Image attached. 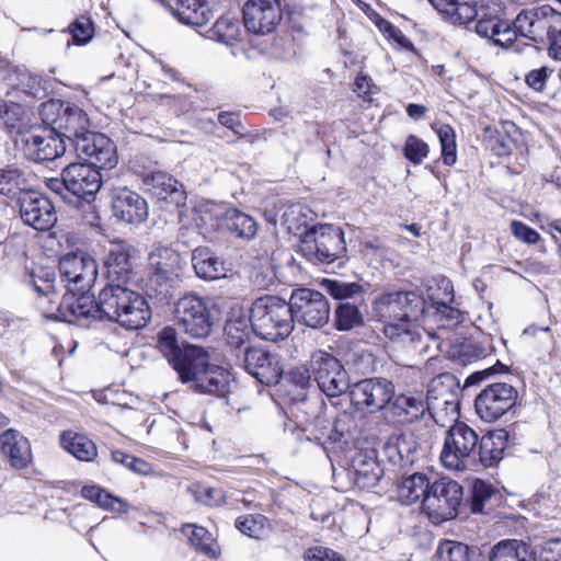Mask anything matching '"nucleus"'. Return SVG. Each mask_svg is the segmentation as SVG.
<instances>
[{
  "label": "nucleus",
  "mask_w": 561,
  "mask_h": 561,
  "mask_svg": "<svg viewBox=\"0 0 561 561\" xmlns=\"http://www.w3.org/2000/svg\"><path fill=\"white\" fill-rule=\"evenodd\" d=\"M100 309L103 319L117 322L127 330L141 329L151 318L147 300L118 284H110L100 291Z\"/></svg>",
  "instance_id": "nucleus-1"
},
{
  "label": "nucleus",
  "mask_w": 561,
  "mask_h": 561,
  "mask_svg": "<svg viewBox=\"0 0 561 561\" xmlns=\"http://www.w3.org/2000/svg\"><path fill=\"white\" fill-rule=\"evenodd\" d=\"M179 367V378L183 382H192L196 391L219 397H225L229 392V370L211 364L208 352L202 346L187 348Z\"/></svg>",
  "instance_id": "nucleus-2"
},
{
  "label": "nucleus",
  "mask_w": 561,
  "mask_h": 561,
  "mask_svg": "<svg viewBox=\"0 0 561 561\" xmlns=\"http://www.w3.org/2000/svg\"><path fill=\"white\" fill-rule=\"evenodd\" d=\"M252 331L262 340H285L294 330L289 302L278 296H262L255 299L250 310Z\"/></svg>",
  "instance_id": "nucleus-3"
},
{
  "label": "nucleus",
  "mask_w": 561,
  "mask_h": 561,
  "mask_svg": "<svg viewBox=\"0 0 561 561\" xmlns=\"http://www.w3.org/2000/svg\"><path fill=\"white\" fill-rule=\"evenodd\" d=\"M46 186L66 203L78 204L94 197L102 186V175L92 164L71 163L60 178L48 179Z\"/></svg>",
  "instance_id": "nucleus-4"
},
{
  "label": "nucleus",
  "mask_w": 561,
  "mask_h": 561,
  "mask_svg": "<svg viewBox=\"0 0 561 561\" xmlns=\"http://www.w3.org/2000/svg\"><path fill=\"white\" fill-rule=\"evenodd\" d=\"M425 312L426 301L414 290L382 294L373 304L374 319L380 322L382 328L419 321Z\"/></svg>",
  "instance_id": "nucleus-5"
},
{
  "label": "nucleus",
  "mask_w": 561,
  "mask_h": 561,
  "mask_svg": "<svg viewBox=\"0 0 561 561\" xmlns=\"http://www.w3.org/2000/svg\"><path fill=\"white\" fill-rule=\"evenodd\" d=\"M479 435L463 422H456L445 433L439 455L442 466L451 471H465L477 461Z\"/></svg>",
  "instance_id": "nucleus-6"
},
{
  "label": "nucleus",
  "mask_w": 561,
  "mask_h": 561,
  "mask_svg": "<svg viewBox=\"0 0 561 561\" xmlns=\"http://www.w3.org/2000/svg\"><path fill=\"white\" fill-rule=\"evenodd\" d=\"M381 331L389 340L391 353L398 360L422 357L433 345L439 348L436 335L420 327L417 321L382 328Z\"/></svg>",
  "instance_id": "nucleus-7"
},
{
  "label": "nucleus",
  "mask_w": 561,
  "mask_h": 561,
  "mask_svg": "<svg viewBox=\"0 0 561 561\" xmlns=\"http://www.w3.org/2000/svg\"><path fill=\"white\" fill-rule=\"evenodd\" d=\"M42 115L44 122L71 146L91 130V122L85 111L70 102L51 100L43 104Z\"/></svg>",
  "instance_id": "nucleus-8"
},
{
  "label": "nucleus",
  "mask_w": 561,
  "mask_h": 561,
  "mask_svg": "<svg viewBox=\"0 0 561 561\" xmlns=\"http://www.w3.org/2000/svg\"><path fill=\"white\" fill-rule=\"evenodd\" d=\"M462 500V486L448 477H442L433 481L422 502V512L433 524L439 525L457 516Z\"/></svg>",
  "instance_id": "nucleus-9"
},
{
  "label": "nucleus",
  "mask_w": 561,
  "mask_h": 561,
  "mask_svg": "<svg viewBox=\"0 0 561 561\" xmlns=\"http://www.w3.org/2000/svg\"><path fill=\"white\" fill-rule=\"evenodd\" d=\"M173 313L175 324L184 334L193 339H205L210 334L214 317L204 298L185 295L175 302Z\"/></svg>",
  "instance_id": "nucleus-10"
},
{
  "label": "nucleus",
  "mask_w": 561,
  "mask_h": 561,
  "mask_svg": "<svg viewBox=\"0 0 561 561\" xmlns=\"http://www.w3.org/2000/svg\"><path fill=\"white\" fill-rule=\"evenodd\" d=\"M301 250L321 263H332L346 251L344 233L333 225L312 226L304 233Z\"/></svg>",
  "instance_id": "nucleus-11"
},
{
  "label": "nucleus",
  "mask_w": 561,
  "mask_h": 561,
  "mask_svg": "<svg viewBox=\"0 0 561 561\" xmlns=\"http://www.w3.org/2000/svg\"><path fill=\"white\" fill-rule=\"evenodd\" d=\"M516 36L535 43H546L556 32H561V13L550 5L522 11L513 23Z\"/></svg>",
  "instance_id": "nucleus-12"
},
{
  "label": "nucleus",
  "mask_w": 561,
  "mask_h": 561,
  "mask_svg": "<svg viewBox=\"0 0 561 561\" xmlns=\"http://www.w3.org/2000/svg\"><path fill=\"white\" fill-rule=\"evenodd\" d=\"M310 367L318 387L328 397H339L352 388L344 366L332 354L324 351L314 352Z\"/></svg>",
  "instance_id": "nucleus-13"
},
{
  "label": "nucleus",
  "mask_w": 561,
  "mask_h": 561,
  "mask_svg": "<svg viewBox=\"0 0 561 561\" xmlns=\"http://www.w3.org/2000/svg\"><path fill=\"white\" fill-rule=\"evenodd\" d=\"M453 381V377L445 374L428 383L425 407L440 426H445L446 422H458L459 401L451 390Z\"/></svg>",
  "instance_id": "nucleus-14"
},
{
  "label": "nucleus",
  "mask_w": 561,
  "mask_h": 561,
  "mask_svg": "<svg viewBox=\"0 0 561 561\" xmlns=\"http://www.w3.org/2000/svg\"><path fill=\"white\" fill-rule=\"evenodd\" d=\"M16 142L24 156L34 162L53 161L67 149L64 137H60L53 127H38L21 134Z\"/></svg>",
  "instance_id": "nucleus-15"
},
{
  "label": "nucleus",
  "mask_w": 561,
  "mask_h": 561,
  "mask_svg": "<svg viewBox=\"0 0 561 561\" xmlns=\"http://www.w3.org/2000/svg\"><path fill=\"white\" fill-rule=\"evenodd\" d=\"M293 320L312 329L324 327L330 319L328 299L319 291L299 288L293 291L289 300Z\"/></svg>",
  "instance_id": "nucleus-16"
},
{
  "label": "nucleus",
  "mask_w": 561,
  "mask_h": 561,
  "mask_svg": "<svg viewBox=\"0 0 561 561\" xmlns=\"http://www.w3.org/2000/svg\"><path fill=\"white\" fill-rule=\"evenodd\" d=\"M148 261L150 287L156 294L167 296L182 271L180 253L169 247H158L150 252Z\"/></svg>",
  "instance_id": "nucleus-17"
},
{
  "label": "nucleus",
  "mask_w": 561,
  "mask_h": 561,
  "mask_svg": "<svg viewBox=\"0 0 561 561\" xmlns=\"http://www.w3.org/2000/svg\"><path fill=\"white\" fill-rule=\"evenodd\" d=\"M517 396V390L510 383H491L477 396L476 412L482 421L495 422L515 405Z\"/></svg>",
  "instance_id": "nucleus-18"
},
{
  "label": "nucleus",
  "mask_w": 561,
  "mask_h": 561,
  "mask_svg": "<svg viewBox=\"0 0 561 561\" xmlns=\"http://www.w3.org/2000/svg\"><path fill=\"white\" fill-rule=\"evenodd\" d=\"M238 364L261 383L276 385L284 373V364L279 354L263 347H247Z\"/></svg>",
  "instance_id": "nucleus-19"
},
{
  "label": "nucleus",
  "mask_w": 561,
  "mask_h": 561,
  "mask_svg": "<svg viewBox=\"0 0 561 561\" xmlns=\"http://www.w3.org/2000/svg\"><path fill=\"white\" fill-rule=\"evenodd\" d=\"M393 396L394 387L385 378H367L354 383L350 389L352 403L369 413L385 411Z\"/></svg>",
  "instance_id": "nucleus-20"
},
{
  "label": "nucleus",
  "mask_w": 561,
  "mask_h": 561,
  "mask_svg": "<svg viewBox=\"0 0 561 561\" xmlns=\"http://www.w3.org/2000/svg\"><path fill=\"white\" fill-rule=\"evenodd\" d=\"M16 203L23 222L35 230L46 231L57 221L55 207L44 195L35 191H21Z\"/></svg>",
  "instance_id": "nucleus-21"
},
{
  "label": "nucleus",
  "mask_w": 561,
  "mask_h": 561,
  "mask_svg": "<svg viewBox=\"0 0 561 561\" xmlns=\"http://www.w3.org/2000/svg\"><path fill=\"white\" fill-rule=\"evenodd\" d=\"M59 273L70 291H84L94 284L98 265L89 254L68 253L59 261Z\"/></svg>",
  "instance_id": "nucleus-22"
},
{
  "label": "nucleus",
  "mask_w": 561,
  "mask_h": 561,
  "mask_svg": "<svg viewBox=\"0 0 561 561\" xmlns=\"http://www.w3.org/2000/svg\"><path fill=\"white\" fill-rule=\"evenodd\" d=\"M77 156L84 163L92 164L98 170L112 169L117 163L116 147L103 134L89 131L72 146Z\"/></svg>",
  "instance_id": "nucleus-23"
},
{
  "label": "nucleus",
  "mask_w": 561,
  "mask_h": 561,
  "mask_svg": "<svg viewBox=\"0 0 561 561\" xmlns=\"http://www.w3.org/2000/svg\"><path fill=\"white\" fill-rule=\"evenodd\" d=\"M280 19L278 0H248L243 5L244 26L252 33H270Z\"/></svg>",
  "instance_id": "nucleus-24"
},
{
  "label": "nucleus",
  "mask_w": 561,
  "mask_h": 561,
  "mask_svg": "<svg viewBox=\"0 0 561 561\" xmlns=\"http://www.w3.org/2000/svg\"><path fill=\"white\" fill-rule=\"evenodd\" d=\"M222 206L213 203L201 202L192 206H185L179 213L180 231H193L202 234L204 229L220 226Z\"/></svg>",
  "instance_id": "nucleus-25"
},
{
  "label": "nucleus",
  "mask_w": 561,
  "mask_h": 561,
  "mask_svg": "<svg viewBox=\"0 0 561 561\" xmlns=\"http://www.w3.org/2000/svg\"><path fill=\"white\" fill-rule=\"evenodd\" d=\"M114 216L126 224H141L148 218V205L145 198L127 187H118L112 193Z\"/></svg>",
  "instance_id": "nucleus-26"
},
{
  "label": "nucleus",
  "mask_w": 561,
  "mask_h": 561,
  "mask_svg": "<svg viewBox=\"0 0 561 561\" xmlns=\"http://www.w3.org/2000/svg\"><path fill=\"white\" fill-rule=\"evenodd\" d=\"M60 314L66 322L89 325L90 320H102L100 309V297L82 294L79 297L69 296L64 298L59 307Z\"/></svg>",
  "instance_id": "nucleus-27"
},
{
  "label": "nucleus",
  "mask_w": 561,
  "mask_h": 561,
  "mask_svg": "<svg viewBox=\"0 0 561 561\" xmlns=\"http://www.w3.org/2000/svg\"><path fill=\"white\" fill-rule=\"evenodd\" d=\"M147 192L159 201H165L180 206L186 199L183 185L176 179L163 171L147 173L142 179Z\"/></svg>",
  "instance_id": "nucleus-28"
},
{
  "label": "nucleus",
  "mask_w": 561,
  "mask_h": 561,
  "mask_svg": "<svg viewBox=\"0 0 561 561\" xmlns=\"http://www.w3.org/2000/svg\"><path fill=\"white\" fill-rule=\"evenodd\" d=\"M426 411L425 402L412 396L400 394L389 401L383 411L387 422L393 424H408L419 420Z\"/></svg>",
  "instance_id": "nucleus-29"
},
{
  "label": "nucleus",
  "mask_w": 561,
  "mask_h": 561,
  "mask_svg": "<svg viewBox=\"0 0 561 561\" xmlns=\"http://www.w3.org/2000/svg\"><path fill=\"white\" fill-rule=\"evenodd\" d=\"M382 473V468L376 458L368 454L358 453L351 460L348 476L358 489L376 486Z\"/></svg>",
  "instance_id": "nucleus-30"
},
{
  "label": "nucleus",
  "mask_w": 561,
  "mask_h": 561,
  "mask_svg": "<svg viewBox=\"0 0 561 561\" xmlns=\"http://www.w3.org/2000/svg\"><path fill=\"white\" fill-rule=\"evenodd\" d=\"M476 32L479 36L491 41L493 44L507 47L516 39V31L506 21L497 15L483 13L476 23Z\"/></svg>",
  "instance_id": "nucleus-31"
},
{
  "label": "nucleus",
  "mask_w": 561,
  "mask_h": 561,
  "mask_svg": "<svg viewBox=\"0 0 561 561\" xmlns=\"http://www.w3.org/2000/svg\"><path fill=\"white\" fill-rule=\"evenodd\" d=\"M2 455L15 468H24L31 461V445L16 430L10 428L0 434Z\"/></svg>",
  "instance_id": "nucleus-32"
},
{
  "label": "nucleus",
  "mask_w": 561,
  "mask_h": 561,
  "mask_svg": "<svg viewBox=\"0 0 561 561\" xmlns=\"http://www.w3.org/2000/svg\"><path fill=\"white\" fill-rule=\"evenodd\" d=\"M508 433L505 430L491 431L479 438L477 460L484 467L496 465L507 447Z\"/></svg>",
  "instance_id": "nucleus-33"
},
{
  "label": "nucleus",
  "mask_w": 561,
  "mask_h": 561,
  "mask_svg": "<svg viewBox=\"0 0 561 561\" xmlns=\"http://www.w3.org/2000/svg\"><path fill=\"white\" fill-rule=\"evenodd\" d=\"M432 483L430 478L422 472L402 477L397 483V499L404 505H412L421 501L431 491Z\"/></svg>",
  "instance_id": "nucleus-34"
},
{
  "label": "nucleus",
  "mask_w": 561,
  "mask_h": 561,
  "mask_svg": "<svg viewBox=\"0 0 561 561\" xmlns=\"http://www.w3.org/2000/svg\"><path fill=\"white\" fill-rule=\"evenodd\" d=\"M172 13L182 24L193 27L203 26L213 18L206 0H178Z\"/></svg>",
  "instance_id": "nucleus-35"
},
{
  "label": "nucleus",
  "mask_w": 561,
  "mask_h": 561,
  "mask_svg": "<svg viewBox=\"0 0 561 561\" xmlns=\"http://www.w3.org/2000/svg\"><path fill=\"white\" fill-rule=\"evenodd\" d=\"M430 2L453 24H466L479 16L472 0H430Z\"/></svg>",
  "instance_id": "nucleus-36"
},
{
  "label": "nucleus",
  "mask_w": 561,
  "mask_h": 561,
  "mask_svg": "<svg viewBox=\"0 0 561 561\" xmlns=\"http://www.w3.org/2000/svg\"><path fill=\"white\" fill-rule=\"evenodd\" d=\"M489 561H536V551L524 541L506 539L491 549Z\"/></svg>",
  "instance_id": "nucleus-37"
},
{
  "label": "nucleus",
  "mask_w": 561,
  "mask_h": 561,
  "mask_svg": "<svg viewBox=\"0 0 561 561\" xmlns=\"http://www.w3.org/2000/svg\"><path fill=\"white\" fill-rule=\"evenodd\" d=\"M61 447L80 461H93L98 457V447L88 436L73 431H65L59 437Z\"/></svg>",
  "instance_id": "nucleus-38"
},
{
  "label": "nucleus",
  "mask_w": 561,
  "mask_h": 561,
  "mask_svg": "<svg viewBox=\"0 0 561 561\" xmlns=\"http://www.w3.org/2000/svg\"><path fill=\"white\" fill-rule=\"evenodd\" d=\"M192 263L199 278L213 280L225 276L224 263L206 248H197L192 252Z\"/></svg>",
  "instance_id": "nucleus-39"
},
{
  "label": "nucleus",
  "mask_w": 561,
  "mask_h": 561,
  "mask_svg": "<svg viewBox=\"0 0 561 561\" xmlns=\"http://www.w3.org/2000/svg\"><path fill=\"white\" fill-rule=\"evenodd\" d=\"M107 277L112 282L125 280L130 272L129 255L126 247L118 242L113 243L104 260Z\"/></svg>",
  "instance_id": "nucleus-40"
},
{
  "label": "nucleus",
  "mask_w": 561,
  "mask_h": 561,
  "mask_svg": "<svg viewBox=\"0 0 561 561\" xmlns=\"http://www.w3.org/2000/svg\"><path fill=\"white\" fill-rule=\"evenodd\" d=\"M220 220H222V226L237 237L251 239L256 233L257 226L255 220L237 208L222 207Z\"/></svg>",
  "instance_id": "nucleus-41"
},
{
  "label": "nucleus",
  "mask_w": 561,
  "mask_h": 561,
  "mask_svg": "<svg viewBox=\"0 0 561 561\" xmlns=\"http://www.w3.org/2000/svg\"><path fill=\"white\" fill-rule=\"evenodd\" d=\"M157 345L160 352L168 358L169 363L172 364L173 368L180 375L179 366L184 359L186 350L193 345H186L181 350L178 343L176 331L171 327H165L158 333Z\"/></svg>",
  "instance_id": "nucleus-42"
},
{
  "label": "nucleus",
  "mask_w": 561,
  "mask_h": 561,
  "mask_svg": "<svg viewBox=\"0 0 561 561\" xmlns=\"http://www.w3.org/2000/svg\"><path fill=\"white\" fill-rule=\"evenodd\" d=\"M182 533L191 546L201 553L214 559L220 554L219 546L206 528L188 524L183 526Z\"/></svg>",
  "instance_id": "nucleus-43"
},
{
  "label": "nucleus",
  "mask_w": 561,
  "mask_h": 561,
  "mask_svg": "<svg viewBox=\"0 0 561 561\" xmlns=\"http://www.w3.org/2000/svg\"><path fill=\"white\" fill-rule=\"evenodd\" d=\"M479 557L476 549H471L462 542L444 540L437 547L433 561H480Z\"/></svg>",
  "instance_id": "nucleus-44"
},
{
  "label": "nucleus",
  "mask_w": 561,
  "mask_h": 561,
  "mask_svg": "<svg viewBox=\"0 0 561 561\" xmlns=\"http://www.w3.org/2000/svg\"><path fill=\"white\" fill-rule=\"evenodd\" d=\"M206 37L226 45H231L240 37L239 22L230 16H221L207 31Z\"/></svg>",
  "instance_id": "nucleus-45"
},
{
  "label": "nucleus",
  "mask_w": 561,
  "mask_h": 561,
  "mask_svg": "<svg viewBox=\"0 0 561 561\" xmlns=\"http://www.w3.org/2000/svg\"><path fill=\"white\" fill-rule=\"evenodd\" d=\"M81 495L103 508L118 513H125L127 511V504L123 500L113 496L98 485H84L81 489Z\"/></svg>",
  "instance_id": "nucleus-46"
},
{
  "label": "nucleus",
  "mask_w": 561,
  "mask_h": 561,
  "mask_svg": "<svg viewBox=\"0 0 561 561\" xmlns=\"http://www.w3.org/2000/svg\"><path fill=\"white\" fill-rule=\"evenodd\" d=\"M234 526L243 535L261 539L270 529V522L268 518L262 514H245L236 519Z\"/></svg>",
  "instance_id": "nucleus-47"
},
{
  "label": "nucleus",
  "mask_w": 561,
  "mask_h": 561,
  "mask_svg": "<svg viewBox=\"0 0 561 561\" xmlns=\"http://www.w3.org/2000/svg\"><path fill=\"white\" fill-rule=\"evenodd\" d=\"M225 337L229 346L240 350L250 339L248 320L243 318L228 320L225 325Z\"/></svg>",
  "instance_id": "nucleus-48"
},
{
  "label": "nucleus",
  "mask_w": 561,
  "mask_h": 561,
  "mask_svg": "<svg viewBox=\"0 0 561 561\" xmlns=\"http://www.w3.org/2000/svg\"><path fill=\"white\" fill-rule=\"evenodd\" d=\"M23 172L12 165L0 169V192L4 195L18 197V193L25 191Z\"/></svg>",
  "instance_id": "nucleus-49"
},
{
  "label": "nucleus",
  "mask_w": 561,
  "mask_h": 561,
  "mask_svg": "<svg viewBox=\"0 0 561 561\" xmlns=\"http://www.w3.org/2000/svg\"><path fill=\"white\" fill-rule=\"evenodd\" d=\"M308 210L299 205L290 206L284 214L283 220L284 225L287 227L290 233L300 237V240L304 239V233H306L310 228H308Z\"/></svg>",
  "instance_id": "nucleus-50"
},
{
  "label": "nucleus",
  "mask_w": 561,
  "mask_h": 561,
  "mask_svg": "<svg viewBox=\"0 0 561 561\" xmlns=\"http://www.w3.org/2000/svg\"><path fill=\"white\" fill-rule=\"evenodd\" d=\"M362 321V313L355 305L342 302L335 310L334 323L339 331H348L360 324Z\"/></svg>",
  "instance_id": "nucleus-51"
},
{
  "label": "nucleus",
  "mask_w": 561,
  "mask_h": 561,
  "mask_svg": "<svg viewBox=\"0 0 561 561\" xmlns=\"http://www.w3.org/2000/svg\"><path fill=\"white\" fill-rule=\"evenodd\" d=\"M55 272L51 268L36 266L27 276L26 283L38 294L48 295L54 291Z\"/></svg>",
  "instance_id": "nucleus-52"
},
{
  "label": "nucleus",
  "mask_w": 561,
  "mask_h": 561,
  "mask_svg": "<svg viewBox=\"0 0 561 561\" xmlns=\"http://www.w3.org/2000/svg\"><path fill=\"white\" fill-rule=\"evenodd\" d=\"M437 136L442 147L443 162L449 167L454 165L457 161V145L454 128L449 125H442L437 129Z\"/></svg>",
  "instance_id": "nucleus-53"
},
{
  "label": "nucleus",
  "mask_w": 561,
  "mask_h": 561,
  "mask_svg": "<svg viewBox=\"0 0 561 561\" xmlns=\"http://www.w3.org/2000/svg\"><path fill=\"white\" fill-rule=\"evenodd\" d=\"M483 142L486 149L499 157L508 156L512 150L511 138L507 135L491 128H485Z\"/></svg>",
  "instance_id": "nucleus-54"
},
{
  "label": "nucleus",
  "mask_w": 561,
  "mask_h": 561,
  "mask_svg": "<svg viewBox=\"0 0 561 561\" xmlns=\"http://www.w3.org/2000/svg\"><path fill=\"white\" fill-rule=\"evenodd\" d=\"M431 309H434L433 313L444 327L457 324L462 320L461 312L457 308L449 306L445 300H432V302L426 306L427 311Z\"/></svg>",
  "instance_id": "nucleus-55"
},
{
  "label": "nucleus",
  "mask_w": 561,
  "mask_h": 561,
  "mask_svg": "<svg viewBox=\"0 0 561 561\" xmlns=\"http://www.w3.org/2000/svg\"><path fill=\"white\" fill-rule=\"evenodd\" d=\"M322 286L335 299H346L362 291L359 284L337 279H324Z\"/></svg>",
  "instance_id": "nucleus-56"
},
{
  "label": "nucleus",
  "mask_w": 561,
  "mask_h": 561,
  "mask_svg": "<svg viewBox=\"0 0 561 561\" xmlns=\"http://www.w3.org/2000/svg\"><path fill=\"white\" fill-rule=\"evenodd\" d=\"M112 459L113 461L121 463L127 467L129 470L141 476H148L152 472V467L150 463H148L144 459L136 458L122 450L112 451Z\"/></svg>",
  "instance_id": "nucleus-57"
},
{
  "label": "nucleus",
  "mask_w": 561,
  "mask_h": 561,
  "mask_svg": "<svg viewBox=\"0 0 561 561\" xmlns=\"http://www.w3.org/2000/svg\"><path fill=\"white\" fill-rule=\"evenodd\" d=\"M494 494V488L480 479L472 484L471 510L473 513H481L486 501Z\"/></svg>",
  "instance_id": "nucleus-58"
},
{
  "label": "nucleus",
  "mask_w": 561,
  "mask_h": 561,
  "mask_svg": "<svg viewBox=\"0 0 561 561\" xmlns=\"http://www.w3.org/2000/svg\"><path fill=\"white\" fill-rule=\"evenodd\" d=\"M428 146L421 138L411 135L407 138L404 156L414 164H420L428 154Z\"/></svg>",
  "instance_id": "nucleus-59"
},
{
  "label": "nucleus",
  "mask_w": 561,
  "mask_h": 561,
  "mask_svg": "<svg viewBox=\"0 0 561 561\" xmlns=\"http://www.w3.org/2000/svg\"><path fill=\"white\" fill-rule=\"evenodd\" d=\"M392 442H396L397 448H399L402 467L412 465L416 450V442L413 436L407 434L392 435Z\"/></svg>",
  "instance_id": "nucleus-60"
},
{
  "label": "nucleus",
  "mask_w": 561,
  "mask_h": 561,
  "mask_svg": "<svg viewBox=\"0 0 561 561\" xmlns=\"http://www.w3.org/2000/svg\"><path fill=\"white\" fill-rule=\"evenodd\" d=\"M24 110L20 105L11 104L5 106L2 119L5 126L9 129L16 130L20 137L23 134L21 128L24 126Z\"/></svg>",
  "instance_id": "nucleus-61"
},
{
  "label": "nucleus",
  "mask_w": 561,
  "mask_h": 561,
  "mask_svg": "<svg viewBox=\"0 0 561 561\" xmlns=\"http://www.w3.org/2000/svg\"><path fill=\"white\" fill-rule=\"evenodd\" d=\"M304 561H346L339 552L316 546L306 550Z\"/></svg>",
  "instance_id": "nucleus-62"
},
{
  "label": "nucleus",
  "mask_w": 561,
  "mask_h": 561,
  "mask_svg": "<svg viewBox=\"0 0 561 561\" xmlns=\"http://www.w3.org/2000/svg\"><path fill=\"white\" fill-rule=\"evenodd\" d=\"M536 561H561V539L545 542L540 550L536 551Z\"/></svg>",
  "instance_id": "nucleus-63"
},
{
  "label": "nucleus",
  "mask_w": 561,
  "mask_h": 561,
  "mask_svg": "<svg viewBox=\"0 0 561 561\" xmlns=\"http://www.w3.org/2000/svg\"><path fill=\"white\" fill-rule=\"evenodd\" d=\"M512 233L520 241L528 244H535L539 241L540 234L522 221H513L511 225Z\"/></svg>",
  "instance_id": "nucleus-64"
}]
</instances>
